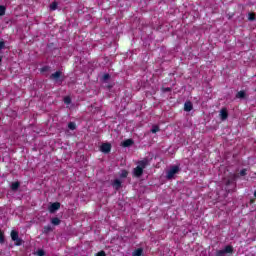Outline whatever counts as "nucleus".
I'll list each match as a JSON object with an SVG mask.
<instances>
[{
	"mask_svg": "<svg viewBox=\"0 0 256 256\" xmlns=\"http://www.w3.org/2000/svg\"><path fill=\"white\" fill-rule=\"evenodd\" d=\"M147 160H142L140 162H138V165L136 168H134L133 173L135 175V177H141V175H143V170L145 169V167H147Z\"/></svg>",
	"mask_w": 256,
	"mask_h": 256,
	"instance_id": "f257e3e1",
	"label": "nucleus"
},
{
	"mask_svg": "<svg viewBox=\"0 0 256 256\" xmlns=\"http://www.w3.org/2000/svg\"><path fill=\"white\" fill-rule=\"evenodd\" d=\"M177 173H179V166H172V167L167 171L166 178H167V179H173V178L175 177V175H177Z\"/></svg>",
	"mask_w": 256,
	"mask_h": 256,
	"instance_id": "f03ea898",
	"label": "nucleus"
},
{
	"mask_svg": "<svg viewBox=\"0 0 256 256\" xmlns=\"http://www.w3.org/2000/svg\"><path fill=\"white\" fill-rule=\"evenodd\" d=\"M11 239L12 241H15V245H21V243H23V240H21V238H19V233L15 230H13L11 232Z\"/></svg>",
	"mask_w": 256,
	"mask_h": 256,
	"instance_id": "7ed1b4c3",
	"label": "nucleus"
},
{
	"mask_svg": "<svg viewBox=\"0 0 256 256\" xmlns=\"http://www.w3.org/2000/svg\"><path fill=\"white\" fill-rule=\"evenodd\" d=\"M60 207H61V204H60V203L54 202V203H52V204L50 205L49 211H50V213H55V211L59 210Z\"/></svg>",
	"mask_w": 256,
	"mask_h": 256,
	"instance_id": "20e7f679",
	"label": "nucleus"
},
{
	"mask_svg": "<svg viewBox=\"0 0 256 256\" xmlns=\"http://www.w3.org/2000/svg\"><path fill=\"white\" fill-rule=\"evenodd\" d=\"M100 150L102 151V153H109L111 151V144L109 143L102 144L100 147Z\"/></svg>",
	"mask_w": 256,
	"mask_h": 256,
	"instance_id": "39448f33",
	"label": "nucleus"
},
{
	"mask_svg": "<svg viewBox=\"0 0 256 256\" xmlns=\"http://www.w3.org/2000/svg\"><path fill=\"white\" fill-rule=\"evenodd\" d=\"M61 77V71H57L55 73H53L51 76H50V79H53V81H59V78Z\"/></svg>",
	"mask_w": 256,
	"mask_h": 256,
	"instance_id": "423d86ee",
	"label": "nucleus"
},
{
	"mask_svg": "<svg viewBox=\"0 0 256 256\" xmlns=\"http://www.w3.org/2000/svg\"><path fill=\"white\" fill-rule=\"evenodd\" d=\"M227 117H229V114L227 113V109L224 108L220 111V118L222 119V121H225Z\"/></svg>",
	"mask_w": 256,
	"mask_h": 256,
	"instance_id": "0eeeda50",
	"label": "nucleus"
},
{
	"mask_svg": "<svg viewBox=\"0 0 256 256\" xmlns=\"http://www.w3.org/2000/svg\"><path fill=\"white\" fill-rule=\"evenodd\" d=\"M112 185H113L114 189H121V180H119V179L114 180Z\"/></svg>",
	"mask_w": 256,
	"mask_h": 256,
	"instance_id": "6e6552de",
	"label": "nucleus"
},
{
	"mask_svg": "<svg viewBox=\"0 0 256 256\" xmlns=\"http://www.w3.org/2000/svg\"><path fill=\"white\" fill-rule=\"evenodd\" d=\"M193 109V104L191 102H186L184 104V110L185 111H191Z\"/></svg>",
	"mask_w": 256,
	"mask_h": 256,
	"instance_id": "1a4fd4ad",
	"label": "nucleus"
},
{
	"mask_svg": "<svg viewBox=\"0 0 256 256\" xmlns=\"http://www.w3.org/2000/svg\"><path fill=\"white\" fill-rule=\"evenodd\" d=\"M123 147H131L133 145V140L132 139H127L122 143Z\"/></svg>",
	"mask_w": 256,
	"mask_h": 256,
	"instance_id": "9d476101",
	"label": "nucleus"
},
{
	"mask_svg": "<svg viewBox=\"0 0 256 256\" xmlns=\"http://www.w3.org/2000/svg\"><path fill=\"white\" fill-rule=\"evenodd\" d=\"M236 98H237V99H245V91H239V92L236 94Z\"/></svg>",
	"mask_w": 256,
	"mask_h": 256,
	"instance_id": "9b49d317",
	"label": "nucleus"
},
{
	"mask_svg": "<svg viewBox=\"0 0 256 256\" xmlns=\"http://www.w3.org/2000/svg\"><path fill=\"white\" fill-rule=\"evenodd\" d=\"M133 256H141L143 255V249L138 248L137 250H135L132 254Z\"/></svg>",
	"mask_w": 256,
	"mask_h": 256,
	"instance_id": "f8f14e48",
	"label": "nucleus"
},
{
	"mask_svg": "<svg viewBox=\"0 0 256 256\" xmlns=\"http://www.w3.org/2000/svg\"><path fill=\"white\" fill-rule=\"evenodd\" d=\"M225 254L227 253H233V247L226 246L225 249L222 250Z\"/></svg>",
	"mask_w": 256,
	"mask_h": 256,
	"instance_id": "ddd939ff",
	"label": "nucleus"
},
{
	"mask_svg": "<svg viewBox=\"0 0 256 256\" xmlns=\"http://www.w3.org/2000/svg\"><path fill=\"white\" fill-rule=\"evenodd\" d=\"M11 189H12L13 191H17V189H19V182H14V183H12Z\"/></svg>",
	"mask_w": 256,
	"mask_h": 256,
	"instance_id": "4468645a",
	"label": "nucleus"
},
{
	"mask_svg": "<svg viewBox=\"0 0 256 256\" xmlns=\"http://www.w3.org/2000/svg\"><path fill=\"white\" fill-rule=\"evenodd\" d=\"M68 129H70L71 131H75V129H76L75 122H70L68 124Z\"/></svg>",
	"mask_w": 256,
	"mask_h": 256,
	"instance_id": "2eb2a0df",
	"label": "nucleus"
},
{
	"mask_svg": "<svg viewBox=\"0 0 256 256\" xmlns=\"http://www.w3.org/2000/svg\"><path fill=\"white\" fill-rule=\"evenodd\" d=\"M51 223L52 225H59V223H61V220H59V218H53Z\"/></svg>",
	"mask_w": 256,
	"mask_h": 256,
	"instance_id": "dca6fc26",
	"label": "nucleus"
},
{
	"mask_svg": "<svg viewBox=\"0 0 256 256\" xmlns=\"http://www.w3.org/2000/svg\"><path fill=\"white\" fill-rule=\"evenodd\" d=\"M64 103H65L66 105H71V97L66 96V97L64 98Z\"/></svg>",
	"mask_w": 256,
	"mask_h": 256,
	"instance_id": "f3484780",
	"label": "nucleus"
},
{
	"mask_svg": "<svg viewBox=\"0 0 256 256\" xmlns=\"http://www.w3.org/2000/svg\"><path fill=\"white\" fill-rule=\"evenodd\" d=\"M57 9V2H53L51 5H50V10L51 11H55Z\"/></svg>",
	"mask_w": 256,
	"mask_h": 256,
	"instance_id": "a211bd4d",
	"label": "nucleus"
},
{
	"mask_svg": "<svg viewBox=\"0 0 256 256\" xmlns=\"http://www.w3.org/2000/svg\"><path fill=\"white\" fill-rule=\"evenodd\" d=\"M127 175H128V172L126 170H122L121 174H120V177L125 178V177H127Z\"/></svg>",
	"mask_w": 256,
	"mask_h": 256,
	"instance_id": "6ab92c4d",
	"label": "nucleus"
},
{
	"mask_svg": "<svg viewBox=\"0 0 256 256\" xmlns=\"http://www.w3.org/2000/svg\"><path fill=\"white\" fill-rule=\"evenodd\" d=\"M43 255H45V251L41 249L36 252V256H43Z\"/></svg>",
	"mask_w": 256,
	"mask_h": 256,
	"instance_id": "aec40b11",
	"label": "nucleus"
},
{
	"mask_svg": "<svg viewBox=\"0 0 256 256\" xmlns=\"http://www.w3.org/2000/svg\"><path fill=\"white\" fill-rule=\"evenodd\" d=\"M151 131H152V133H158L159 126H153Z\"/></svg>",
	"mask_w": 256,
	"mask_h": 256,
	"instance_id": "412c9836",
	"label": "nucleus"
},
{
	"mask_svg": "<svg viewBox=\"0 0 256 256\" xmlns=\"http://www.w3.org/2000/svg\"><path fill=\"white\" fill-rule=\"evenodd\" d=\"M216 255H217V256H225V252H224L223 250H218V251L216 252Z\"/></svg>",
	"mask_w": 256,
	"mask_h": 256,
	"instance_id": "4be33fe9",
	"label": "nucleus"
},
{
	"mask_svg": "<svg viewBox=\"0 0 256 256\" xmlns=\"http://www.w3.org/2000/svg\"><path fill=\"white\" fill-rule=\"evenodd\" d=\"M240 175H241L242 177H245V175H247V169L241 170V171H240Z\"/></svg>",
	"mask_w": 256,
	"mask_h": 256,
	"instance_id": "5701e85b",
	"label": "nucleus"
},
{
	"mask_svg": "<svg viewBox=\"0 0 256 256\" xmlns=\"http://www.w3.org/2000/svg\"><path fill=\"white\" fill-rule=\"evenodd\" d=\"M5 13V6H0V16Z\"/></svg>",
	"mask_w": 256,
	"mask_h": 256,
	"instance_id": "b1692460",
	"label": "nucleus"
},
{
	"mask_svg": "<svg viewBox=\"0 0 256 256\" xmlns=\"http://www.w3.org/2000/svg\"><path fill=\"white\" fill-rule=\"evenodd\" d=\"M248 19L249 21H255V16H253V14H249Z\"/></svg>",
	"mask_w": 256,
	"mask_h": 256,
	"instance_id": "393cba45",
	"label": "nucleus"
},
{
	"mask_svg": "<svg viewBox=\"0 0 256 256\" xmlns=\"http://www.w3.org/2000/svg\"><path fill=\"white\" fill-rule=\"evenodd\" d=\"M102 79L103 81H107L109 79V74H104Z\"/></svg>",
	"mask_w": 256,
	"mask_h": 256,
	"instance_id": "a878e982",
	"label": "nucleus"
},
{
	"mask_svg": "<svg viewBox=\"0 0 256 256\" xmlns=\"http://www.w3.org/2000/svg\"><path fill=\"white\" fill-rule=\"evenodd\" d=\"M5 49V42L0 41V50Z\"/></svg>",
	"mask_w": 256,
	"mask_h": 256,
	"instance_id": "bb28decb",
	"label": "nucleus"
},
{
	"mask_svg": "<svg viewBox=\"0 0 256 256\" xmlns=\"http://www.w3.org/2000/svg\"><path fill=\"white\" fill-rule=\"evenodd\" d=\"M4 238H3V232L0 231V243H3Z\"/></svg>",
	"mask_w": 256,
	"mask_h": 256,
	"instance_id": "cd10ccee",
	"label": "nucleus"
},
{
	"mask_svg": "<svg viewBox=\"0 0 256 256\" xmlns=\"http://www.w3.org/2000/svg\"><path fill=\"white\" fill-rule=\"evenodd\" d=\"M96 256H105V252L104 251H100L96 254Z\"/></svg>",
	"mask_w": 256,
	"mask_h": 256,
	"instance_id": "c85d7f7f",
	"label": "nucleus"
},
{
	"mask_svg": "<svg viewBox=\"0 0 256 256\" xmlns=\"http://www.w3.org/2000/svg\"><path fill=\"white\" fill-rule=\"evenodd\" d=\"M168 91H171V88L167 87V88H163V92L167 93Z\"/></svg>",
	"mask_w": 256,
	"mask_h": 256,
	"instance_id": "c756f323",
	"label": "nucleus"
},
{
	"mask_svg": "<svg viewBox=\"0 0 256 256\" xmlns=\"http://www.w3.org/2000/svg\"><path fill=\"white\" fill-rule=\"evenodd\" d=\"M45 229H46V231H51V226H48Z\"/></svg>",
	"mask_w": 256,
	"mask_h": 256,
	"instance_id": "7c9ffc66",
	"label": "nucleus"
},
{
	"mask_svg": "<svg viewBox=\"0 0 256 256\" xmlns=\"http://www.w3.org/2000/svg\"><path fill=\"white\" fill-rule=\"evenodd\" d=\"M254 197H256V190H255V192H254Z\"/></svg>",
	"mask_w": 256,
	"mask_h": 256,
	"instance_id": "2f4dec72",
	"label": "nucleus"
},
{
	"mask_svg": "<svg viewBox=\"0 0 256 256\" xmlns=\"http://www.w3.org/2000/svg\"><path fill=\"white\" fill-rule=\"evenodd\" d=\"M1 61H2V59H1V57H0V63H1Z\"/></svg>",
	"mask_w": 256,
	"mask_h": 256,
	"instance_id": "473e14b6",
	"label": "nucleus"
}]
</instances>
